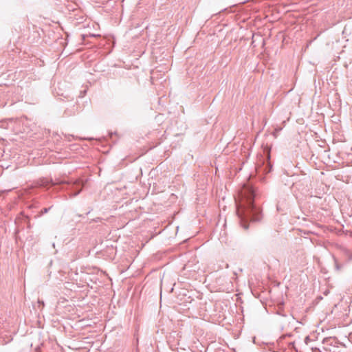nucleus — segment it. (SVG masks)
<instances>
[{
    "label": "nucleus",
    "instance_id": "4",
    "mask_svg": "<svg viewBox=\"0 0 352 352\" xmlns=\"http://www.w3.org/2000/svg\"><path fill=\"white\" fill-rule=\"evenodd\" d=\"M243 227L245 228V229H247L248 228V226L246 225H244Z\"/></svg>",
    "mask_w": 352,
    "mask_h": 352
},
{
    "label": "nucleus",
    "instance_id": "1",
    "mask_svg": "<svg viewBox=\"0 0 352 352\" xmlns=\"http://www.w3.org/2000/svg\"><path fill=\"white\" fill-rule=\"evenodd\" d=\"M254 197L253 188L249 185H245L239 193L236 210V213L242 221L248 219L254 221L258 219L256 215L260 212V209L254 206Z\"/></svg>",
    "mask_w": 352,
    "mask_h": 352
},
{
    "label": "nucleus",
    "instance_id": "3",
    "mask_svg": "<svg viewBox=\"0 0 352 352\" xmlns=\"http://www.w3.org/2000/svg\"><path fill=\"white\" fill-rule=\"evenodd\" d=\"M277 210H278V211L282 210L280 209V208L279 204H278V206H277Z\"/></svg>",
    "mask_w": 352,
    "mask_h": 352
},
{
    "label": "nucleus",
    "instance_id": "2",
    "mask_svg": "<svg viewBox=\"0 0 352 352\" xmlns=\"http://www.w3.org/2000/svg\"><path fill=\"white\" fill-rule=\"evenodd\" d=\"M283 304H281L280 305H278V313L280 314V315H284L283 314V310H282V308L283 307Z\"/></svg>",
    "mask_w": 352,
    "mask_h": 352
}]
</instances>
